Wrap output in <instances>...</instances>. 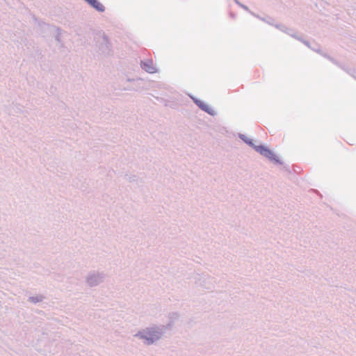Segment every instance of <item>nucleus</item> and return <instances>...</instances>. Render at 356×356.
<instances>
[{"instance_id":"1","label":"nucleus","mask_w":356,"mask_h":356,"mask_svg":"<svg viewBox=\"0 0 356 356\" xmlns=\"http://www.w3.org/2000/svg\"><path fill=\"white\" fill-rule=\"evenodd\" d=\"M168 327L165 325H152L138 331L134 337L142 340L144 345L151 346L159 341L165 332Z\"/></svg>"},{"instance_id":"2","label":"nucleus","mask_w":356,"mask_h":356,"mask_svg":"<svg viewBox=\"0 0 356 356\" xmlns=\"http://www.w3.org/2000/svg\"><path fill=\"white\" fill-rule=\"evenodd\" d=\"M238 137L247 145L252 147L257 152L259 153L261 156L266 158L271 163L275 165H282L283 163L278 158V156L273 152V150L269 149L268 147L259 145H256L253 143V140L248 138L245 135L239 134Z\"/></svg>"},{"instance_id":"22","label":"nucleus","mask_w":356,"mask_h":356,"mask_svg":"<svg viewBox=\"0 0 356 356\" xmlns=\"http://www.w3.org/2000/svg\"><path fill=\"white\" fill-rule=\"evenodd\" d=\"M293 170L296 173H297V172H297V169H296L294 166L293 167Z\"/></svg>"},{"instance_id":"7","label":"nucleus","mask_w":356,"mask_h":356,"mask_svg":"<svg viewBox=\"0 0 356 356\" xmlns=\"http://www.w3.org/2000/svg\"><path fill=\"white\" fill-rule=\"evenodd\" d=\"M291 37L297 39L298 40L302 42L303 44H305L306 46H307L309 48L312 49L314 51H316L317 53H320L321 48L318 44H315V47H311L310 43L309 41L305 40L302 36H298L296 34L291 35Z\"/></svg>"},{"instance_id":"16","label":"nucleus","mask_w":356,"mask_h":356,"mask_svg":"<svg viewBox=\"0 0 356 356\" xmlns=\"http://www.w3.org/2000/svg\"><path fill=\"white\" fill-rule=\"evenodd\" d=\"M127 179L129 182H134L138 181V177L136 175H127Z\"/></svg>"},{"instance_id":"21","label":"nucleus","mask_w":356,"mask_h":356,"mask_svg":"<svg viewBox=\"0 0 356 356\" xmlns=\"http://www.w3.org/2000/svg\"><path fill=\"white\" fill-rule=\"evenodd\" d=\"M333 58H332V57H331V56H329V58H327V59H328L330 61H331V62H332V59H333Z\"/></svg>"},{"instance_id":"12","label":"nucleus","mask_w":356,"mask_h":356,"mask_svg":"<svg viewBox=\"0 0 356 356\" xmlns=\"http://www.w3.org/2000/svg\"><path fill=\"white\" fill-rule=\"evenodd\" d=\"M234 2H235V3H236L238 6H240L241 8H242L243 10H245V11H247V12H248L249 13H250V14H251V13H252V12L249 9V8H248L247 6H245V5L243 4V3H241V2H239V1H238V0H234Z\"/></svg>"},{"instance_id":"20","label":"nucleus","mask_w":356,"mask_h":356,"mask_svg":"<svg viewBox=\"0 0 356 356\" xmlns=\"http://www.w3.org/2000/svg\"><path fill=\"white\" fill-rule=\"evenodd\" d=\"M135 81L134 79H127V81Z\"/></svg>"},{"instance_id":"18","label":"nucleus","mask_w":356,"mask_h":356,"mask_svg":"<svg viewBox=\"0 0 356 356\" xmlns=\"http://www.w3.org/2000/svg\"><path fill=\"white\" fill-rule=\"evenodd\" d=\"M319 54H321L322 56H323L325 58H327L330 56L327 53L323 52L322 51H320Z\"/></svg>"},{"instance_id":"11","label":"nucleus","mask_w":356,"mask_h":356,"mask_svg":"<svg viewBox=\"0 0 356 356\" xmlns=\"http://www.w3.org/2000/svg\"><path fill=\"white\" fill-rule=\"evenodd\" d=\"M44 297L42 295L36 296H30L29 298V300L33 303H37L42 302L44 300Z\"/></svg>"},{"instance_id":"23","label":"nucleus","mask_w":356,"mask_h":356,"mask_svg":"<svg viewBox=\"0 0 356 356\" xmlns=\"http://www.w3.org/2000/svg\"><path fill=\"white\" fill-rule=\"evenodd\" d=\"M124 90H131L130 88H124Z\"/></svg>"},{"instance_id":"17","label":"nucleus","mask_w":356,"mask_h":356,"mask_svg":"<svg viewBox=\"0 0 356 356\" xmlns=\"http://www.w3.org/2000/svg\"><path fill=\"white\" fill-rule=\"evenodd\" d=\"M193 102L199 107L200 108L201 105L204 104V102L197 98H193Z\"/></svg>"},{"instance_id":"5","label":"nucleus","mask_w":356,"mask_h":356,"mask_svg":"<svg viewBox=\"0 0 356 356\" xmlns=\"http://www.w3.org/2000/svg\"><path fill=\"white\" fill-rule=\"evenodd\" d=\"M98 48L101 54L104 55H108L111 51V43L109 42L108 38L105 34H102L99 36L97 39Z\"/></svg>"},{"instance_id":"9","label":"nucleus","mask_w":356,"mask_h":356,"mask_svg":"<svg viewBox=\"0 0 356 356\" xmlns=\"http://www.w3.org/2000/svg\"><path fill=\"white\" fill-rule=\"evenodd\" d=\"M251 15H253L254 17L259 19L260 20L267 23L269 25H271V26L274 25L275 20L271 17L267 16L265 17H261L259 15H258L257 14H255L254 13H251Z\"/></svg>"},{"instance_id":"13","label":"nucleus","mask_w":356,"mask_h":356,"mask_svg":"<svg viewBox=\"0 0 356 356\" xmlns=\"http://www.w3.org/2000/svg\"><path fill=\"white\" fill-rule=\"evenodd\" d=\"M273 26H275L277 29H279L284 33H287L288 29L285 26H284L281 24H275V23H274Z\"/></svg>"},{"instance_id":"3","label":"nucleus","mask_w":356,"mask_h":356,"mask_svg":"<svg viewBox=\"0 0 356 356\" xmlns=\"http://www.w3.org/2000/svg\"><path fill=\"white\" fill-rule=\"evenodd\" d=\"M106 277L104 272L97 270L90 271L86 277V282L90 287L98 286L102 283Z\"/></svg>"},{"instance_id":"8","label":"nucleus","mask_w":356,"mask_h":356,"mask_svg":"<svg viewBox=\"0 0 356 356\" xmlns=\"http://www.w3.org/2000/svg\"><path fill=\"white\" fill-rule=\"evenodd\" d=\"M87 2L92 8L95 9L98 12H104L105 7L98 0H84Z\"/></svg>"},{"instance_id":"6","label":"nucleus","mask_w":356,"mask_h":356,"mask_svg":"<svg viewBox=\"0 0 356 356\" xmlns=\"http://www.w3.org/2000/svg\"><path fill=\"white\" fill-rule=\"evenodd\" d=\"M140 67L143 70L149 74H153L156 72V69L154 66L153 61L152 60H146L145 61H141Z\"/></svg>"},{"instance_id":"10","label":"nucleus","mask_w":356,"mask_h":356,"mask_svg":"<svg viewBox=\"0 0 356 356\" xmlns=\"http://www.w3.org/2000/svg\"><path fill=\"white\" fill-rule=\"evenodd\" d=\"M200 108L210 115L214 116L216 114V113L211 108H210L207 104L204 103L201 105Z\"/></svg>"},{"instance_id":"14","label":"nucleus","mask_w":356,"mask_h":356,"mask_svg":"<svg viewBox=\"0 0 356 356\" xmlns=\"http://www.w3.org/2000/svg\"><path fill=\"white\" fill-rule=\"evenodd\" d=\"M341 69H343L344 71H346L348 74L353 76L355 79H356V75L353 74V70L350 68H346L345 67H343L341 65L340 67Z\"/></svg>"},{"instance_id":"4","label":"nucleus","mask_w":356,"mask_h":356,"mask_svg":"<svg viewBox=\"0 0 356 356\" xmlns=\"http://www.w3.org/2000/svg\"><path fill=\"white\" fill-rule=\"evenodd\" d=\"M195 279V283L204 289H211L213 287V278L209 275L198 274Z\"/></svg>"},{"instance_id":"15","label":"nucleus","mask_w":356,"mask_h":356,"mask_svg":"<svg viewBox=\"0 0 356 356\" xmlns=\"http://www.w3.org/2000/svg\"><path fill=\"white\" fill-rule=\"evenodd\" d=\"M341 69H343L344 71H346L348 74L353 76L355 79H356V75L353 74V70L350 68H346L345 67H343L341 65L340 67Z\"/></svg>"},{"instance_id":"19","label":"nucleus","mask_w":356,"mask_h":356,"mask_svg":"<svg viewBox=\"0 0 356 356\" xmlns=\"http://www.w3.org/2000/svg\"><path fill=\"white\" fill-rule=\"evenodd\" d=\"M332 63H334V65L339 66V67H341V65L339 64V63L337 60H336L334 58L332 59Z\"/></svg>"}]
</instances>
